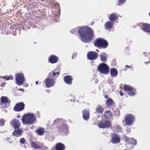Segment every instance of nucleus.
<instances>
[{
	"instance_id": "f257e3e1",
	"label": "nucleus",
	"mask_w": 150,
	"mask_h": 150,
	"mask_svg": "<svg viewBox=\"0 0 150 150\" xmlns=\"http://www.w3.org/2000/svg\"><path fill=\"white\" fill-rule=\"evenodd\" d=\"M81 40L88 42L91 41L94 38L92 30L86 27H82L78 30Z\"/></svg>"
},
{
	"instance_id": "f03ea898",
	"label": "nucleus",
	"mask_w": 150,
	"mask_h": 150,
	"mask_svg": "<svg viewBox=\"0 0 150 150\" xmlns=\"http://www.w3.org/2000/svg\"><path fill=\"white\" fill-rule=\"evenodd\" d=\"M35 117L33 114H26L23 115L22 118V122L23 124H30L34 122Z\"/></svg>"
},
{
	"instance_id": "7ed1b4c3",
	"label": "nucleus",
	"mask_w": 150,
	"mask_h": 150,
	"mask_svg": "<svg viewBox=\"0 0 150 150\" xmlns=\"http://www.w3.org/2000/svg\"><path fill=\"white\" fill-rule=\"evenodd\" d=\"M16 83L18 86L21 85L24 83L25 79L23 74L22 73H16Z\"/></svg>"
},
{
	"instance_id": "20e7f679",
	"label": "nucleus",
	"mask_w": 150,
	"mask_h": 150,
	"mask_svg": "<svg viewBox=\"0 0 150 150\" xmlns=\"http://www.w3.org/2000/svg\"><path fill=\"white\" fill-rule=\"evenodd\" d=\"M94 45L96 46L105 48L107 47L108 43L106 40L103 39L99 38L96 40L94 42Z\"/></svg>"
},
{
	"instance_id": "39448f33",
	"label": "nucleus",
	"mask_w": 150,
	"mask_h": 150,
	"mask_svg": "<svg viewBox=\"0 0 150 150\" xmlns=\"http://www.w3.org/2000/svg\"><path fill=\"white\" fill-rule=\"evenodd\" d=\"M135 120L134 116L132 114H129L125 115L124 121L126 125H131L133 124Z\"/></svg>"
},
{
	"instance_id": "423d86ee",
	"label": "nucleus",
	"mask_w": 150,
	"mask_h": 150,
	"mask_svg": "<svg viewBox=\"0 0 150 150\" xmlns=\"http://www.w3.org/2000/svg\"><path fill=\"white\" fill-rule=\"evenodd\" d=\"M124 89L125 91H128V94L130 96H133L136 94L135 89L129 86L125 85Z\"/></svg>"
},
{
	"instance_id": "0eeeda50",
	"label": "nucleus",
	"mask_w": 150,
	"mask_h": 150,
	"mask_svg": "<svg viewBox=\"0 0 150 150\" xmlns=\"http://www.w3.org/2000/svg\"><path fill=\"white\" fill-rule=\"evenodd\" d=\"M98 127L101 128H107L110 127L111 123L110 121L106 120L101 121L98 124Z\"/></svg>"
},
{
	"instance_id": "6e6552de",
	"label": "nucleus",
	"mask_w": 150,
	"mask_h": 150,
	"mask_svg": "<svg viewBox=\"0 0 150 150\" xmlns=\"http://www.w3.org/2000/svg\"><path fill=\"white\" fill-rule=\"evenodd\" d=\"M109 69L108 66H98V70L102 74H107L109 72Z\"/></svg>"
},
{
	"instance_id": "1a4fd4ad",
	"label": "nucleus",
	"mask_w": 150,
	"mask_h": 150,
	"mask_svg": "<svg viewBox=\"0 0 150 150\" xmlns=\"http://www.w3.org/2000/svg\"><path fill=\"white\" fill-rule=\"evenodd\" d=\"M98 56V54L95 52L90 51L87 54V57L88 59L91 60L96 59Z\"/></svg>"
},
{
	"instance_id": "9d476101",
	"label": "nucleus",
	"mask_w": 150,
	"mask_h": 150,
	"mask_svg": "<svg viewBox=\"0 0 150 150\" xmlns=\"http://www.w3.org/2000/svg\"><path fill=\"white\" fill-rule=\"evenodd\" d=\"M25 105L23 102L17 104L14 106L13 110L15 111H21L24 108Z\"/></svg>"
},
{
	"instance_id": "9b49d317",
	"label": "nucleus",
	"mask_w": 150,
	"mask_h": 150,
	"mask_svg": "<svg viewBox=\"0 0 150 150\" xmlns=\"http://www.w3.org/2000/svg\"><path fill=\"white\" fill-rule=\"evenodd\" d=\"M31 144L33 147L35 149H47V147L44 146L43 143H39V144H38L34 142H31Z\"/></svg>"
},
{
	"instance_id": "f8f14e48",
	"label": "nucleus",
	"mask_w": 150,
	"mask_h": 150,
	"mask_svg": "<svg viewBox=\"0 0 150 150\" xmlns=\"http://www.w3.org/2000/svg\"><path fill=\"white\" fill-rule=\"evenodd\" d=\"M54 79L50 78H47L45 81V86L47 88L53 86L55 84Z\"/></svg>"
},
{
	"instance_id": "ddd939ff",
	"label": "nucleus",
	"mask_w": 150,
	"mask_h": 150,
	"mask_svg": "<svg viewBox=\"0 0 150 150\" xmlns=\"http://www.w3.org/2000/svg\"><path fill=\"white\" fill-rule=\"evenodd\" d=\"M10 124L14 129L18 128L20 126V123L19 121L16 119L12 120L10 122Z\"/></svg>"
},
{
	"instance_id": "4468645a",
	"label": "nucleus",
	"mask_w": 150,
	"mask_h": 150,
	"mask_svg": "<svg viewBox=\"0 0 150 150\" xmlns=\"http://www.w3.org/2000/svg\"><path fill=\"white\" fill-rule=\"evenodd\" d=\"M112 139L111 141L113 143L116 144L119 143L120 142V139L117 134H114L112 135Z\"/></svg>"
},
{
	"instance_id": "2eb2a0df",
	"label": "nucleus",
	"mask_w": 150,
	"mask_h": 150,
	"mask_svg": "<svg viewBox=\"0 0 150 150\" xmlns=\"http://www.w3.org/2000/svg\"><path fill=\"white\" fill-rule=\"evenodd\" d=\"M58 60V58L56 56L52 55L49 58V61L51 63H54L57 62Z\"/></svg>"
},
{
	"instance_id": "dca6fc26",
	"label": "nucleus",
	"mask_w": 150,
	"mask_h": 150,
	"mask_svg": "<svg viewBox=\"0 0 150 150\" xmlns=\"http://www.w3.org/2000/svg\"><path fill=\"white\" fill-rule=\"evenodd\" d=\"M64 80L65 83L68 84L71 83L72 78L70 76H66L64 77Z\"/></svg>"
},
{
	"instance_id": "f3484780",
	"label": "nucleus",
	"mask_w": 150,
	"mask_h": 150,
	"mask_svg": "<svg viewBox=\"0 0 150 150\" xmlns=\"http://www.w3.org/2000/svg\"><path fill=\"white\" fill-rule=\"evenodd\" d=\"M10 100L6 96H2L0 98V103L6 104L10 103Z\"/></svg>"
},
{
	"instance_id": "a211bd4d",
	"label": "nucleus",
	"mask_w": 150,
	"mask_h": 150,
	"mask_svg": "<svg viewBox=\"0 0 150 150\" xmlns=\"http://www.w3.org/2000/svg\"><path fill=\"white\" fill-rule=\"evenodd\" d=\"M142 28L144 31L150 33V24L147 23L144 24L142 25Z\"/></svg>"
},
{
	"instance_id": "6ab92c4d",
	"label": "nucleus",
	"mask_w": 150,
	"mask_h": 150,
	"mask_svg": "<svg viewBox=\"0 0 150 150\" xmlns=\"http://www.w3.org/2000/svg\"><path fill=\"white\" fill-rule=\"evenodd\" d=\"M113 26V23L110 21L107 22L105 25V27L106 29L110 30L112 28Z\"/></svg>"
},
{
	"instance_id": "aec40b11",
	"label": "nucleus",
	"mask_w": 150,
	"mask_h": 150,
	"mask_svg": "<svg viewBox=\"0 0 150 150\" xmlns=\"http://www.w3.org/2000/svg\"><path fill=\"white\" fill-rule=\"evenodd\" d=\"M65 148L64 145L61 143H59L56 146V150H64Z\"/></svg>"
},
{
	"instance_id": "412c9836",
	"label": "nucleus",
	"mask_w": 150,
	"mask_h": 150,
	"mask_svg": "<svg viewBox=\"0 0 150 150\" xmlns=\"http://www.w3.org/2000/svg\"><path fill=\"white\" fill-rule=\"evenodd\" d=\"M100 58L101 61L105 62L107 61V55L105 53H101L100 55Z\"/></svg>"
},
{
	"instance_id": "4be33fe9",
	"label": "nucleus",
	"mask_w": 150,
	"mask_h": 150,
	"mask_svg": "<svg viewBox=\"0 0 150 150\" xmlns=\"http://www.w3.org/2000/svg\"><path fill=\"white\" fill-rule=\"evenodd\" d=\"M83 117L85 120L88 119L89 117V113L88 111L84 110L83 111Z\"/></svg>"
},
{
	"instance_id": "5701e85b",
	"label": "nucleus",
	"mask_w": 150,
	"mask_h": 150,
	"mask_svg": "<svg viewBox=\"0 0 150 150\" xmlns=\"http://www.w3.org/2000/svg\"><path fill=\"white\" fill-rule=\"evenodd\" d=\"M119 16L118 15L113 13L111 14L109 18L110 20L114 21L117 19V18Z\"/></svg>"
},
{
	"instance_id": "b1692460",
	"label": "nucleus",
	"mask_w": 150,
	"mask_h": 150,
	"mask_svg": "<svg viewBox=\"0 0 150 150\" xmlns=\"http://www.w3.org/2000/svg\"><path fill=\"white\" fill-rule=\"evenodd\" d=\"M23 131L21 129L18 130H15L13 133V135L16 137H18L19 136H21V133Z\"/></svg>"
},
{
	"instance_id": "393cba45",
	"label": "nucleus",
	"mask_w": 150,
	"mask_h": 150,
	"mask_svg": "<svg viewBox=\"0 0 150 150\" xmlns=\"http://www.w3.org/2000/svg\"><path fill=\"white\" fill-rule=\"evenodd\" d=\"M110 74L112 77H115L117 74V70L115 69H111L110 71Z\"/></svg>"
},
{
	"instance_id": "a878e982",
	"label": "nucleus",
	"mask_w": 150,
	"mask_h": 150,
	"mask_svg": "<svg viewBox=\"0 0 150 150\" xmlns=\"http://www.w3.org/2000/svg\"><path fill=\"white\" fill-rule=\"evenodd\" d=\"M105 117L106 118H110L112 117V114L110 111H107L104 113Z\"/></svg>"
},
{
	"instance_id": "bb28decb",
	"label": "nucleus",
	"mask_w": 150,
	"mask_h": 150,
	"mask_svg": "<svg viewBox=\"0 0 150 150\" xmlns=\"http://www.w3.org/2000/svg\"><path fill=\"white\" fill-rule=\"evenodd\" d=\"M103 111V108L102 106H98L96 109V112L97 113H101Z\"/></svg>"
},
{
	"instance_id": "cd10ccee",
	"label": "nucleus",
	"mask_w": 150,
	"mask_h": 150,
	"mask_svg": "<svg viewBox=\"0 0 150 150\" xmlns=\"http://www.w3.org/2000/svg\"><path fill=\"white\" fill-rule=\"evenodd\" d=\"M37 132L38 134V135H42L43 134L45 131L44 129L40 128L38 129L37 131Z\"/></svg>"
},
{
	"instance_id": "c85d7f7f",
	"label": "nucleus",
	"mask_w": 150,
	"mask_h": 150,
	"mask_svg": "<svg viewBox=\"0 0 150 150\" xmlns=\"http://www.w3.org/2000/svg\"><path fill=\"white\" fill-rule=\"evenodd\" d=\"M113 100L110 98H109L106 101V105L108 106L111 105L113 104Z\"/></svg>"
},
{
	"instance_id": "c756f323",
	"label": "nucleus",
	"mask_w": 150,
	"mask_h": 150,
	"mask_svg": "<svg viewBox=\"0 0 150 150\" xmlns=\"http://www.w3.org/2000/svg\"><path fill=\"white\" fill-rule=\"evenodd\" d=\"M3 78L4 79H5L6 80H12L13 77L12 76H4L3 77Z\"/></svg>"
},
{
	"instance_id": "7c9ffc66",
	"label": "nucleus",
	"mask_w": 150,
	"mask_h": 150,
	"mask_svg": "<svg viewBox=\"0 0 150 150\" xmlns=\"http://www.w3.org/2000/svg\"><path fill=\"white\" fill-rule=\"evenodd\" d=\"M129 142H130V143L135 144H136V140L133 138H130L129 139Z\"/></svg>"
},
{
	"instance_id": "2f4dec72",
	"label": "nucleus",
	"mask_w": 150,
	"mask_h": 150,
	"mask_svg": "<svg viewBox=\"0 0 150 150\" xmlns=\"http://www.w3.org/2000/svg\"><path fill=\"white\" fill-rule=\"evenodd\" d=\"M5 121L3 119H1L0 120V123L1 126H3L4 125Z\"/></svg>"
},
{
	"instance_id": "473e14b6",
	"label": "nucleus",
	"mask_w": 150,
	"mask_h": 150,
	"mask_svg": "<svg viewBox=\"0 0 150 150\" xmlns=\"http://www.w3.org/2000/svg\"><path fill=\"white\" fill-rule=\"evenodd\" d=\"M126 0H119V3L118 4V5H120V4H124Z\"/></svg>"
},
{
	"instance_id": "72a5a7b5",
	"label": "nucleus",
	"mask_w": 150,
	"mask_h": 150,
	"mask_svg": "<svg viewBox=\"0 0 150 150\" xmlns=\"http://www.w3.org/2000/svg\"><path fill=\"white\" fill-rule=\"evenodd\" d=\"M20 142L22 144H24L25 142V140L24 138H21L20 139Z\"/></svg>"
},
{
	"instance_id": "f704fd0d",
	"label": "nucleus",
	"mask_w": 150,
	"mask_h": 150,
	"mask_svg": "<svg viewBox=\"0 0 150 150\" xmlns=\"http://www.w3.org/2000/svg\"><path fill=\"white\" fill-rule=\"evenodd\" d=\"M112 65H113L114 66L116 65V63L115 61L113 60L112 61Z\"/></svg>"
},
{
	"instance_id": "c9c22d12",
	"label": "nucleus",
	"mask_w": 150,
	"mask_h": 150,
	"mask_svg": "<svg viewBox=\"0 0 150 150\" xmlns=\"http://www.w3.org/2000/svg\"><path fill=\"white\" fill-rule=\"evenodd\" d=\"M52 75H53V76H55L56 74V73L55 72H51L50 74V76L52 75Z\"/></svg>"
},
{
	"instance_id": "e433bc0d",
	"label": "nucleus",
	"mask_w": 150,
	"mask_h": 150,
	"mask_svg": "<svg viewBox=\"0 0 150 150\" xmlns=\"http://www.w3.org/2000/svg\"><path fill=\"white\" fill-rule=\"evenodd\" d=\"M99 66H107V65L106 64H105L104 63H101L100 64Z\"/></svg>"
},
{
	"instance_id": "4c0bfd02",
	"label": "nucleus",
	"mask_w": 150,
	"mask_h": 150,
	"mask_svg": "<svg viewBox=\"0 0 150 150\" xmlns=\"http://www.w3.org/2000/svg\"><path fill=\"white\" fill-rule=\"evenodd\" d=\"M18 90L19 91H23V92H24V90L23 88H20L18 89Z\"/></svg>"
},
{
	"instance_id": "58836bf2",
	"label": "nucleus",
	"mask_w": 150,
	"mask_h": 150,
	"mask_svg": "<svg viewBox=\"0 0 150 150\" xmlns=\"http://www.w3.org/2000/svg\"><path fill=\"white\" fill-rule=\"evenodd\" d=\"M5 84V83H2L1 84V86L2 87H4V86Z\"/></svg>"
},
{
	"instance_id": "ea45409f",
	"label": "nucleus",
	"mask_w": 150,
	"mask_h": 150,
	"mask_svg": "<svg viewBox=\"0 0 150 150\" xmlns=\"http://www.w3.org/2000/svg\"><path fill=\"white\" fill-rule=\"evenodd\" d=\"M120 95L121 96H123V93H122L121 91H120Z\"/></svg>"
},
{
	"instance_id": "a19ab883",
	"label": "nucleus",
	"mask_w": 150,
	"mask_h": 150,
	"mask_svg": "<svg viewBox=\"0 0 150 150\" xmlns=\"http://www.w3.org/2000/svg\"><path fill=\"white\" fill-rule=\"evenodd\" d=\"M21 117V116L20 115H18L17 116V118H19Z\"/></svg>"
},
{
	"instance_id": "79ce46f5",
	"label": "nucleus",
	"mask_w": 150,
	"mask_h": 150,
	"mask_svg": "<svg viewBox=\"0 0 150 150\" xmlns=\"http://www.w3.org/2000/svg\"><path fill=\"white\" fill-rule=\"evenodd\" d=\"M105 98H107L108 97V95H106L105 96Z\"/></svg>"
},
{
	"instance_id": "37998d69",
	"label": "nucleus",
	"mask_w": 150,
	"mask_h": 150,
	"mask_svg": "<svg viewBox=\"0 0 150 150\" xmlns=\"http://www.w3.org/2000/svg\"><path fill=\"white\" fill-rule=\"evenodd\" d=\"M76 56V54H73V56L72 57V58H73L74 56L75 57Z\"/></svg>"
},
{
	"instance_id": "c03bdc74",
	"label": "nucleus",
	"mask_w": 150,
	"mask_h": 150,
	"mask_svg": "<svg viewBox=\"0 0 150 150\" xmlns=\"http://www.w3.org/2000/svg\"><path fill=\"white\" fill-rule=\"evenodd\" d=\"M73 30H71V33H74V31H73Z\"/></svg>"
},
{
	"instance_id": "a18cd8bd",
	"label": "nucleus",
	"mask_w": 150,
	"mask_h": 150,
	"mask_svg": "<svg viewBox=\"0 0 150 150\" xmlns=\"http://www.w3.org/2000/svg\"><path fill=\"white\" fill-rule=\"evenodd\" d=\"M38 82L37 81H36V84H38Z\"/></svg>"
},
{
	"instance_id": "49530a36",
	"label": "nucleus",
	"mask_w": 150,
	"mask_h": 150,
	"mask_svg": "<svg viewBox=\"0 0 150 150\" xmlns=\"http://www.w3.org/2000/svg\"><path fill=\"white\" fill-rule=\"evenodd\" d=\"M57 74L58 75V74H59V72H57Z\"/></svg>"
},
{
	"instance_id": "de8ad7c7",
	"label": "nucleus",
	"mask_w": 150,
	"mask_h": 150,
	"mask_svg": "<svg viewBox=\"0 0 150 150\" xmlns=\"http://www.w3.org/2000/svg\"><path fill=\"white\" fill-rule=\"evenodd\" d=\"M28 86V84H26V86Z\"/></svg>"
},
{
	"instance_id": "09e8293b",
	"label": "nucleus",
	"mask_w": 150,
	"mask_h": 150,
	"mask_svg": "<svg viewBox=\"0 0 150 150\" xmlns=\"http://www.w3.org/2000/svg\"><path fill=\"white\" fill-rule=\"evenodd\" d=\"M96 50L97 51H98H98L97 50Z\"/></svg>"
},
{
	"instance_id": "8fccbe9b",
	"label": "nucleus",
	"mask_w": 150,
	"mask_h": 150,
	"mask_svg": "<svg viewBox=\"0 0 150 150\" xmlns=\"http://www.w3.org/2000/svg\"><path fill=\"white\" fill-rule=\"evenodd\" d=\"M149 16H150V13H149Z\"/></svg>"
},
{
	"instance_id": "3c124183",
	"label": "nucleus",
	"mask_w": 150,
	"mask_h": 150,
	"mask_svg": "<svg viewBox=\"0 0 150 150\" xmlns=\"http://www.w3.org/2000/svg\"><path fill=\"white\" fill-rule=\"evenodd\" d=\"M127 67H130V66H127Z\"/></svg>"
}]
</instances>
